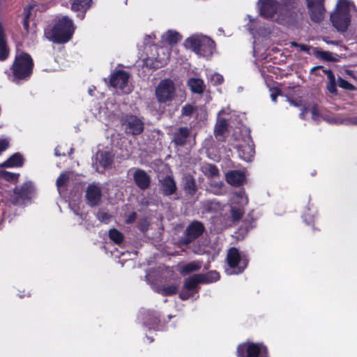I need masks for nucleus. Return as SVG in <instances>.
<instances>
[{"label": "nucleus", "mask_w": 357, "mask_h": 357, "mask_svg": "<svg viewBox=\"0 0 357 357\" xmlns=\"http://www.w3.org/2000/svg\"><path fill=\"white\" fill-rule=\"evenodd\" d=\"M33 61L31 56L25 52L17 53L11 66L10 79L15 84L28 80L33 72Z\"/></svg>", "instance_id": "obj_1"}, {"label": "nucleus", "mask_w": 357, "mask_h": 357, "mask_svg": "<svg viewBox=\"0 0 357 357\" xmlns=\"http://www.w3.org/2000/svg\"><path fill=\"white\" fill-rule=\"evenodd\" d=\"M74 32L72 20L67 16L63 17L55 26L45 31V36L49 41L54 43H67Z\"/></svg>", "instance_id": "obj_2"}, {"label": "nucleus", "mask_w": 357, "mask_h": 357, "mask_svg": "<svg viewBox=\"0 0 357 357\" xmlns=\"http://www.w3.org/2000/svg\"><path fill=\"white\" fill-rule=\"evenodd\" d=\"M354 8L348 0H338L335 10L331 14L333 25L340 31H344L351 20V11Z\"/></svg>", "instance_id": "obj_3"}, {"label": "nucleus", "mask_w": 357, "mask_h": 357, "mask_svg": "<svg viewBox=\"0 0 357 357\" xmlns=\"http://www.w3.org/2000/svg\"><path fill=\"white\" fill-rule=\"evenodd\" d=\"M227 261L228 267L225 269L227 275L238 274L246 268L248 260L243 252H239L236 248H231L227 253Z\"/></svg>", "instance_id": "obj_4"}, {"label": "nucleus", "mask_w": 357, "mask_h": 357, "mask_svg": "<svg viewBox=\"0 0 357 357\" xmlns=\"http://www.w3.org/2000/svg\"><path fill=\"white\" fill-rule=\"evenodd\" d=\"M248 204V198L244 190L241 189L234 192L229 205L230 215L233 221L239 220L243 217Z\"/></svg>", "instance_id": "obj_5"}, {"label": "nucleus", "mask_w": 357, "mask_h": 357, "mask_svg": "<svg viewBox=\"0 0 357 357\" xmlns=\"http://www.w3.org/2000/svg\"><path fill=\"white\" fill-rule=\"evenodd\" d=\"M239 357H268L266 346L261 343L245 342L237 348Z\"/></svg>", "instance_id": "obj_6"}, {"label": "nucleus", "mask_w": 357, "mask_h": 357, "mask_svg": "<svg viewBox=\"0 0 357 357\" xmlns=\"http://www.w3.org/2000/svg\"><path fill=\"white\" fill-rule=\"evenodd\" d=\"M155 93L158 101L160 103L171 101L175 95L174 82L169 79L162 80L155 88Z\"/></svg>", "instance_id": "obj_7"}, {"label": "nucleus", "mask_w": 357, "mask_h": 357, "mask_svg": "<svg viewBox=\"0 0 357 357\" xmlns=\"http://www.w3.org/2000/svg\"><path fill=\"white\" fill-rule=\"evenodd\" d=\"M121 122L126 134L137 135L144 130L143 121L136 116L126 115L121 118Z\"/></svg>", "instance_id": "obj_8"}, {"label": "nucleus", "mask_w": 357, "mask_h": 357, "mask_svg": "<svg viewBox=\"0 0 357 357\" xmlns=\"http://www.w3.org/2000/svg\"><path fill=\"white\" fill-rule=\"evenodd\" d=\"M129 79L130 75L128 73L124 70H118L112 75L110 84L122 93H130L132 91V87L129 84Z\"/></svg>", "instance_id": "obj_9"}, {"label": "nucleus", "mask_w": 357, "mask_h": 357, "mask_svg": "<svg viewBox=\"0 0 357 357\" xmlns=\"http://www.w3.org/2000/svg\"><path fill=\"white\" fill-rule=\"evenodd\" d=\"M244 137L243 138V144L238 145V152L241 158L249 162L252 160L255 155L254 144L249 135L248 130H244Z\"/></svg>", "instance_id": "obj_10"}, {"label": "nucleus", "mask_w": 357, "mask_h": 357, "mask_svg": "<svg viewBox=\"0 0 357 357\" xmlns=\"http://www.w3.org/2000/svg\"><path fill=\"white\" fill-rule=\"evenodd\" d=\"M230 114L231 110L229 107L223 108L218 113L217 121L214 128V135L218 141L224 140L225 134L227 130V120L223 118V116Z\"/></svg>", "instance_id": "obj_11"}, {"label": "nucleus", "mask_w": 357, "mask_h": 357, "mask_svg": "<svg viewBox=\"0 0 357 357\" xmlns=\"http://www.w3.org/2000/svg\"><path fill=\"white\" fill-rule=\"evenodd\" d=\"M33 185L31 183H26L20 187H16L12 197L15 204H24L29 201L32 196Z\"/></svg>", "instance_id": "obj_12"}, {"label": "nucleus", "mask_w": 357, "mask_h": 357, "mask_svg": "<svg viewBox=\"0 0 357 357\" xmlns=\"http://www.w3.org/2000/svg\"><path fill=\"white\" fill-rule=\"evenodd\" d=\"M204 226L199 221L191 222L185 229L184 243H190L203 234Z\"/></svg>", "instance_id": "obj_13"}, {"label": "nucleus", "mask_w": 357, "mask_h": 357, "mask_svg": "<svg viewBox=\"0 0 357 357\" xmlns=\"http://www.w3.org/2000/svg\"><path fill=\"white\" fill-rule=\"evenodd\" d=\"M259 8L262 16L270 18L277 12L278 3L275 0H259Z\"/></svg>", "instance_id": "obj_14"}, {"label": "nucleus", "mask_w": 357, "mask_h": 357, "mask_svg": "<svg viewBox=\"0 0 357 357\" xmlns=\"http://www.w3.org/2000/svg\"><path fill=\"white\" fill-rule=\"evenodd\" d=\"M101 197L102 194L100 187L95 184H91L88 186L86 197L90 206H93L98 205L100 202Z\"/></svg>", "instance_id": "obj_15"}, {"label": "nucleus", "mask_w": 357, "mask_h": 357, "mask_svg": "<svg viewBox=\"0 0 357 357\" xmlns=\"http://www.w3.org/2000/svg\"><path fill=\"white\" fill-rule=\"evenodd\" d=\"M225 179L231 185H240L245 181V174L243 170H231L226 173Z\"/></svg>", "instance_id": "obj_16"}, {"label": "nucleus", "mask_w": 357, "mask_h": 357, "mask_svg": "<svg viewBox=\"0 0 357 357\" xmlns=\"http://www.w3.org/2000/svg\"><path fill=\"white\" fill-rule=\"evenodd\" d=\"M133 178L135 184L142 190L148 188L150 185V177L146 172L142 169H136L133 174Z\"/></svg>", "instance_id": "obj_17"}, {"label": "nucleus", "mask_w": 357, "mask_h": 357, "mask_svg": "<svg viewBox=\"0 0 357 357\" xmlns=\"http://www.w3.org/2000/svg\"><path fill=\"white\" fill-rule=\"evenodd\" d=\"M71 8L73 11L80 13L77 17L81 20L84 19V13L91 6V0H72Z\"/></svg>", "instance_id": "obj_18"}, {"label": "nucleus", "mask_w": 357, "mask_h": 357, "mask_svg": "<svg viewBox=\"0 0 357 357\" xmlns=\"http://www.w3.org/2000/svg\"><path fill=\"white\" fill-rule=\"evenodd\" d=\"M183 36L175 30H168L161 36V41L164 44L174 45L181 41Z\"/></svg>", "instance_id": "obj_19"}, {"label": "nucleus", "mask_w": 357, "mask_h": 357, "mask_svg": "<svg viewBox=\"0 0 357 357\" xmlns=\"http://www.w3.org/2000/svg\"><path fill=\"white\" fill-rule=\"evenodd\" d=\"M186 45H211L213 41L207 36L195 33L185 40Z\"/></svg>", "instance_id": "obj_20"}, {"label": "nucleus", "mask_w": 357, "mask_h": 357, "mask_svg": "<svg viewBox=\"0 0 357 357\" xmlns=\"http://www.w3.org/2000/svg\"><path fill=\"white\" fill-rule=\"evenodd\" d=\"M161 182V188L163 193L166 195H170L175 192L176 186L175 181L170 176H166Z\"/></svg>", "instance_id": "obj_21"}, {"label": "nucleus", "mask_w": 357, "mask_h": 357, "mask_svg": "<svg viewBox=\"0 0 357 357\" xmlns=\"http://www.w3.org/2000/svg\"><path fill=\"white\" fill-rule=\"evenodd\" d=\"M311 19L314 22H320L324 18L325 9L323 3L314 4L313 6H308Z\"/></svg>", "instance_id": "obj_22"}, {"label": "nucleus", "mask_w": 357, "mask_h": 357, "mask_svg": "<svg viewBox=\"0 0 357 357\" xmlns=\"http://www.w3.org/2000/svg\"><path fill=\"white\" fill-rule=\"evenodd\" d=\"M187 84L191 91L194 93L201 94L205 89L204 82L199 78H190Z\"/></svg>", "instance_id": "obj_23"}, {"label": "nucleus", "mask_w": 357, "mask_h": 357, "mask_svg": "<svg viewBox=\"0 0 357 357\" xmlns=\"http://www.w3.org/2000/svg\"><path fill=\"white\" fill-rule=\"evenodd\" d=\"M169 46H154L155 51L158 54L155 59L161 64L166 63L169 59Z\"/></svg>", "instance_id": "obj_24"}, {"label": "nucleus", "mask_w": 357, "mask_h": 357, "mask_svg": "<svg viewBox=\"0 0 357 357\" xmlns=\"http://www.w3.org/2000/svg\"><path fill=\"white\" fill-rule=\"evenodd\" d=\"M199 56L208 58L213 52V46H185Z\"/></svg>", "instance_id": "obj_25"}, {"label": "nucleus", "mask_w": 357, "mask_h": 357, "mask_svg": "<svg viewBox=\"0 0 357 357\" xmlns=\"http://www.w3.org/2000/svg\"><path fill=\"white\" fill-rule=\"evenodd\" d=\"M96 160L100 166L107 167L113 161V155L109 151H100L96 155Z\"/></svg>", "instance_id": "obj_26"}, {"label": "nucleus", "mask_w": 357, "mask_h": 357, "mask_svg": "<svg viewBox=\"0 0 357 357\" xmlns=\"http://www.w3.org/2000/svg\"><path fill=\"white\" fill-rule=\"evenodd\" d=\"M202 277L199 275H194L192 277L188 278L185 280L183 287L188 290L191 291L193 293L197 292V287L199 283L202 282L201 280Z\"/></svg>", "instance_id": "obj_27"}, {"label": "nucleus", "mask_w": 357, "mask_h": 357, "mask_svg": "<svg viewBox=\"0 0 357 357\" xmlns=\"http://www.w3.org/2000/svg\"><path fill=\"white\" fill-rule=\"evenodd\" d=\"M23 159L20 154L15 153L10 156L6 161L0 165L3 167H13L22 166Z\"/></svg>", "instance_id": "obj_28"}, {"label": "nucleus", "mask_w": 357, "mask_h": 357, "mask_svg": "<svg viewBox=\"0 0 357 357\" xmlns=\"http://www.w3.org/2000/svg\"><path fill=\"white\" fill-rule=\"evenodd\" d=\"M179 285L177 284H172L165 285L162 287H157L155 291L162 296H171L175 294L178 289Z\"/></svg>", "instance_id": "obj_29"}, {"label": "nucleus", "mask_w": 357, "mask_h": 357, "mask_svg": "<svg viewBox=\"0 0 357 357\" xmlns=\"http://www.w3.org/2000/svg\"><path fill=\"white\" fill-rule=\"evenodd\" d=\"M189 130L188 128H181L178 132L174 135V141L177 145H183L185 144L186 139L189 135Z\"/></svg>", "instance_id": "obj_30"}, {"label": "nucleus", "mask_w": 357, "mask_h": 357, "mask_svg": "<svg viewBox=\"0 0 357 357\" xmlns=\"http://www.w3.org/2000/svg\"><path fill=\"white\" fill-rule=\"evenodd\" d=\"M184 189L188 193L194 194L197 190L195 181L190 175H187L184 178Z\"/></svg>", "instance_id": "obj_31"}, {"label": "nucleus", "mask_w": 357, "mask_h": 357, "mask_svg": "<svg viewBox=\"0 0 357 357\" xmlns=\"http://www.w3.org/2000/svg\"><path fill=\"white\" fill-rule=\"evenodd\" d=\"M202 265L199 262L192 261L184 265L180 270L182 275H187L191 272L199 270Z\"/></svg>", "instance_id": "obj_32"}, {"label": "nucleus", "mask_w": 357, "mask_h": 357, "mask_svg": "<svg viewBox=\"0 0 357 357\" xmlns=\"http://www.w3.org/2000/svg\"><path fill=\"white\" fill-rule=\"evenodd\" d=\"M203 283H211L220 279V275L216 271H211L205 275L199 274Z\"/></svg>", "instance_id": "obj_33"}, {"label": "nucleus", "mask_w": 357, "mask_h": 357, "mask_svg": "<svg viewBox=\"0 0 357 357\" xmlns=\"http://www.w3.org/2000/svg\"><path fill=\"white\" fill-rule=\"evenodd\" d=\"M202 171L204 175L208 177H213L218 174V168L212 164H206L202 165Z\"/></svg>", "instance_id": "obj_34"}, {"label": "nucleus", "mask_w": 357, "mask_h": 357, "mask_svg": "<svg viewBox=\"0 0 357 357\" xmlns=\"http://www.w3.org/2000/svg\"><path fill=\"white\" fill-rule=\"evenodd\" d=\"M69 180L68 174L66 172L61 174L59 178L56 180V186L59 194L61 193V190L64 188Z\"/></svg>", "instance_id": "obj_35"}, {"label": "nucleus", "mask_w": 357, "mask_h": 357, "mask_svg": "<svg viewBox=\"0 0 357 357\" xmlns=\"http://www.w3.org/2000/svg\"><path fill=\"white\" fill-rule=\"evenodd\" d=\"M224 184L222 182H218L215 183H211L208 190L211 192L213 193L214 195H222L224 193V189H223Z\"/></svg>", "instance_id": "obj_36"}, {"label": "nucleus", "mask_w": 357, "mask_h": 357, "mask_svg": "<svg viewBox=\"0 0 357 357\" xmlns=\"http://www.w3.org/2000/svg\"><path fill=\"white\" fill-rule=\"evenodd\" d=\"M109 236L111 240L117 244L121 243L123 240V234L116 229H110L109 231Z\"/></svg>", "instance_id": "obj_37"}, {"label": "nucleus", "mask_w": 357, "mask_h": 357, "mask_svg": "<svg viewBox=\"0 0 357 357\" xmlns=\"http://www.w3.org/2000/svg\"><path fill=\"white\" fill-rule=\"evenodd\" d=\"M207 77L213 85H220L224 82L222 75L218 73H213L211 75L207 74Z\"/></svg>", "instance_id": "obj_38"}, {"label": "nucleus", "mask_w": 357, "mask_h": 357, "mask_svg": "<svg viewBox=\"0 0 357 357\" xmlns=\"http://www.w3.org/2000/svg\"><path fill=\"white\" fill-rule=\"evenodd\" d=\"M318 54L320 58L328 61H337L339 59V56L337 54L330 52L322 51L319 52Z\"/></svg>", "instance_id": "obj_39"}, {"label": "nucleus", "mask_w": 357, "mask_h": 357, "mask_svg": "<svg viewBox=\"0 0 357 357\" xmlns=\"http://www.w3.org/2000/svg\"><path fill=\"white\" fill-rule=\"evenodd\" d=\"M322 119L329 123L343 124L344 118L340 115L325 116Z\"/></svg>", "instance_id": "obj_40"}, {"label": "nucleus", "mask_w": 357, "mask_h": 357, "mask_svg": "<svg viewBox=\"0 0 357 357\" xmlns=\"http://www.w3.org/2000/svg\"><path fill=\"white\" fill-rule=\"evenodd\" d=\"M317 211L315 210L311 211L310 208H307L303 215V220L307 224H311L314 222Z\"/></svg>", "instance_id": "obj_41"}, {"label": "nucleus", "mask_w": 357, "mask_h": 357, "mask_svg": "<svg viewBox=\"0 0 357 357\" xmlns=\"http://www.w3.org/2000/svg\"><path fill=\"white\" fill-rule=\"evenodd\" d=\"M328 82L327 84V89L331 93H335L337 91L336 89V80L334 74H331L329 76V79H328Z\"/></svg>", "instance_id": "obj_42"}, {"label": "nucleus", "mask_w": 357, "mask_h": 357, "mask_svg": "<svg viewBox=\"0 0 357 357\" xmlns=\"http://www.w3.org/2000/svg\"><path fill=\"white\" fill-rule=\"evenodd\" d=\"M96 217L101 222L104 223L109 222L112 218V216L105 211H98L96 214Z\"/></svg>", "instance_id": "obj_43"}, {"label": "nucleus", "mask_w": 357, "mask_h": 357, "mask_svg": "<svg viewBox=\"0 0 357 357\" xmlns=\"http://www.w3.org/2000/svg\"><path fill=\"white\" fill-rule=\"evenodd\" d=\"M312 119L313 121L319 122L322 119V116L320 114L317 106L314 105L310 109Z\"/></svg>", "instance_id": "obj_44"}, {"label": "nucleus", "mask_w": 357, "mask_h": 357, "mask_svg": "<svg viewBox=\"0 0 357 357\" xmlns=\"http://www.w3.org/2000/svg\"><path fill=\"white\" fill-rule=\"evenodd\" d=\"M10 53L8 46H0V61L6 60Z\"/></svg>", "instance_id": "obj_45"}, {"label": "nucleus", "mask_w": 357, "mask_h": 357, "mask_svg": "<svg viewBox=\"0 0 357 357\" xmlns=\"http://www.w3.org/2000/svg\"><path fill=\"white\" fill-rule=\"evenodd\" d=\"M338 86L340 88H342L344 89H347L349 91H354L355 89V87L351 84H350L347 80L342 79L340 77L338 78Z\"/></svg>", "instance_id": "obj_46"}, {"label": "nucleus", "mask_w": 357, "mask_h": 357, "mask_svg": "<svg viewBox=\"0 0 357 357\" xmlns=\"http://www.w3.org/2000/svg\"><path fill=\"white\" fill-rule=\"evenodd\" d=\"M208 208L211 211H221L222 205L218 202L213 200L208 202Z\"/></svg>", "instance_id": "obj_47"}, {"label": "nucleus", "mask_w": 357, "mask_h": 357, "mask_svg": "<svg viewBox=\"0 0 357 357\" xmlns=\"http://www.w3.org/2000/svg\"><path fill=\"white\" fill-rule=\"evenodd\" d=\"M193 292L185 289L184 287L179 294V297L181 300H187L193 295Z\"/></svg>", "instance_id": "obj_48"}, {"label": "nucleus", "mask_w": 357, "mask_h": 357, "mask_svg": "<svg viewBox=\"0 0 357 357\" xmlns=\"http://www.w3.org/2000/svg\"><path fill=\"white\" fill-rule=\"evenodd\" d=\"M195 111V107L191 105H186L182 108V114L189 116Z\"/></svg>", "instance_id": "obj_49"}, {"label": "nucleus", "mask_w": 357, "mask_h": 357, "mask_svg": "<svg viewBox=\"0 0 357 357\" xmlns=\"http://www.w3.org/2000/svg\"><path fill=\"white\" fill-rule=\"evenodd\" d=\"M343 124L357 125V116L344 118Z\"/></svg>", "instance_id": "obj_50"}, {"label": "nucleus", "mask_w": 357, "mask_h": 357, "mask_svg": "<svg viewBox=\"0 0 357 357\" xmlns=\"http://www.w3.org/2000/svg\"><path fill=\"white\" fill-rule=\"evenodd\" d=\"M25 15L23 20V26L26 30L28 29L29 26V14H30V10L29 9H25L24 10Z\"/></svg>", "instance_id": "obj_51"}, {"label": "nucleus", "mask_w": 357, "mask_h": 357, "mask_svg": "<svg viewBox=\"0 0 357 357\" xmlns=\"http://www.w3.org/2000/svg\"><path fill=\"white\" fill-rule=\"evenodd\" d=\"M1 176L8 181L15 180L16 178V176L15 174L8 172H3L1 173Z\"/></svg>", "instance_id": "obj_52"}, {"label": "nucleus", "mask_w": 357, "mask_h": 357, "mask_svg": "<svg viewBox=\"0 0 357 357\" xmlns=\"http://www.w3.org/2000/svg\"><path fill=\"white\" fill-rule=\"evenodd\" d=\"M0 45H6V40L3 33V27L0 24Z\"/></svg>", "instance_id": "obj_53"}, {"label": "nucleus", "mask_w": 357, "mask_h": 357, "mask_svg": "<svg viewBox=\"0 0 357 357\" xmlns=\"http://www.w3.org/2000/svg\"><path fill=\"white\" fill-rule=\"evenodd\" d=\"M280 94V91L278 89H274L271 91V100L275 102H276V99H277V97Z\"/></svg>", "instance_id": "obj_54"}, {"label": "nucleus", "mask_w": 357, "mask_h": 357, "mask_svg": "<svg viewBox=\"0 0 357 357\" xmlns=\"http://www.w3.org/2000/svg\"><path fill=\"white\" fill-rule=\"evenodd\" d=\"M55 155L60 156V155H66V153L63 151V146H58L55 149Z\"/></svg>", "instance_id": "obj_55"}, {"label": "nucleus", "mask_w": 357, "mask_h": 357, "mask_svg": "<svg viewBox=\"0 0 357 357\" xmlns=\"http://www.w3.org/2000/svg\"><path fill=\"white\" fill-rule=\"evenodd\" d=\"M307 6H313V5L319 4V3H323L324 0H306Z\"/></svg>", "instance_id": "obj_56"}, {"label": "nucleus", "mask_w": 357, "mask_h": 357, "mask_svg": "<svg viewBox=\"0 0 357 357\" xmlns=\"http://www.w3.org/2000/svg\"><path fill=\"white\" fill-rule=\"evenodd\" d=\"M136 218V213L133 212L128 217V218L126 219V223L128 224H130V223H132V222L135 221Z\"/></svg>", "instance_id": "obj_57"}, {"label": "nucleus", "mask_w": 357, "mask_h": 357, "mask_svg": "<svg viewBox=\"0 0 357 357\" xmlns=\"http://www.w3.org/2000/svg\"><path fill=\"white\" fill-rule=\"evenodd\" d=\"M155 38V36L154 34L148 35L145 37V43L148 44L149 43H152L153 40Z\"/></svg>", "instance_id": "obj_58"}, {"label": "nucleus", "mask_w": 357, "mask_h": 357, "mask_svg": "<svg viewBox=\"0 0 357 357\" xmlns=\"http://www.w3.org/2000/svg\"><path fill=\"white\" fill-rule=\"evenodd\" d=\"M269 32L266 29H260L259 32L258 33L259 36L266 37L268 36Z\"/></svg>", "instance_id": "obj_59"}, {"label": "nucleus", "mask_w": 357, "mask_h": 357, "mask_svg": "<svg viewBox=\"0 0 357 357\" xmlns=\"http://www.w3.org/2000/svg\"><path fill=\"white\" fill-rule=\"evenodd\" d=\"M307 112H308L307 108V107H303L302 111H301V114H300V117L301 119H304L305 116V114L307 113Z\"/></svg>", "instance_id": "obj_60"}, {"label": "nucleus", "mask_w": 357, "mask_h": 357, "mask_svg": "<svg viewBox=\"0 0 357 357\" xmlns=\"http://www.w3.org/2000/svg\"><path fill=\"white\" fill-rule=\"evenodd\" d=\"M156 319H157L156 318H155V319H154V321H153V326H151V323H149L148 321H146V322L144 323V324H145L146 326H149V328H153V329H155V328H156V327H155V326H154V325H155V324L156 323Z\"/></svg>", "instance_id": "obj_61"}, {"label": "nucleus", "mask_w": 357, "mask_h": 357, "mask_svg": "<svg viewBox=\"0 0 357 357\" xmlns=\"http://www.w3.org/2000/svg\"><path fill=\"white\" fill-rule=\"evenodd\" d=\"M323 72L327 75L328 79H329V76L331 74H333V73L330 69H324Z\"/></svg>", "instance_id": "obj_62"}, {"label": "nucleus", "mask_w": 357, "mask_h": 357, "mask_svg": "<svg viewBox=\"0 0 357 357\" xmlns=\"http://www.w3.org/2000/svg\"><path fill=\"white\" fill-rule=\"evenodd\" d=\"M95 89H96V88H95L94 86H91V87H90V88L89 89L88 92H89V95H90V96H93V91H94V90H95Z\"/></svg>", "instance_id": "obj_63"}, {"label": "nucleus", "mask_w": 357, "mask_h": 357, "mask_svg": "<svg viewBox=\"0 0 357 357\" xmlns=\"http://www.w3.org/2000/svg\"><path fill=\"white\" fill-rule=\"evenodd\" d=\"M289 102L291 105L295 107H298L299 105L298 103L295 100H289Z\"/></svg>", "instance_id": "obj_64"}]
</instances>
